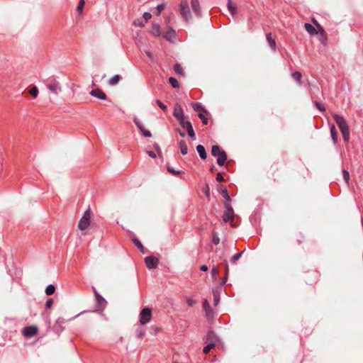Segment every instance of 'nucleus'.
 <instances>
[{"instance_id":"nucleus-24","label":"nucleus","mask_w":363,"mask_h":363,"mask_svg":"<svg viewBox=\"0 0 363 363\" xmlns=\"http://www.w3.org/2000/svg\"><path fill=\"white\" fill-rule=\"evenodd\" d=\"M133 122L138 128V130H140V132L141 133V134L143 135L144 132L145 131L143 125L140 122V121L136 117L133 118Z\"/></svg>"},{"instance_id":"nucleus-20","label":"nucleus","mask_w":363,"mask_h":363,"mask_svg":"<svg viewBox=\"0 0 363 363\" xmlns=\"http://www.w3.org/2000/svg\"><path fill=\"white\" fill-rule=\"evenodd\" d=\"M228 11L230 13L235 16L237 13V6L236 5H234L231 0H228V4H227Z\"/></svg>"},{"instance_id":"nucleus-41","label":"nucleus","mask_w":363,"mask_h":363,"mask_svg":"<svg viewBox=\"0 0 363 363\" xmlns=\"http://www.w3.org/2000/svg\"><path fill=\"white\" fill-rule=\"evenodd\" d=\"M29 93L30 94H31L34 97H37L38 94V88L34 86H33L30 90L29 91Z\"/></svg>"},{"instance_id":"nucleus-55","label":"nucleus","mask_w":363,"mask_h":363,"mask_svg":"<svg viewBox=\"0 0 363 363\" xmlns=\"http://www.w3.org/2000/svg\"><path fill=\"white\" fill-rule=\"evenodd\" d=\"M216 180L219 182H223L225 181L223 177L220 173L217 174L216 175Z\"/></svg>"},{"instance_id":"nucleus-51","label":"nucleus","mask_w":363,"mask_h":363,"mask_svg":"<svg viewBox=\"0 0 363 363\" xmlns=\"http://www.w3.org/2000/svg\"><path fill=\"white\" fill-rule=\"evenodd\" d=\"M52 303H53L52 298L48 299L46 303H45V308H50L52 306Z\"/></svg>"},{"instance_id":"nucleus-52","label":"nucleus","mask_w":363,"mask_h":363,"mask_svg":"<svg viewBox=\"0 0 363 363\" xmlns=\"http://www.w3.org/2000/svg\"><path fill=\"white\" fill-rule=\"evenodd\" d=\"M315 105L320 111H325L324 106L322 104H320L319 102L315 101Z\"/></svg>"},{"instance_id":"nucleus-10","label":"nucleus","mask_w":363,"mask_h":363,"mask_svg":"<svg viewBox=\"0 0 363 363\" xmlns=\"http://www.w3.org/2000/svg\"><path fill=\"white\" fill-rule=\"evenodd\" d=\"M334 119L341 132L349 129L348 125L342 116L337 114H335Z\"/></svg>"},{"instance_id":"nucleus-59","label":"nucleus","mask_w":363,"mask_h":363,"mask_svg":"<svg viewBox=\"0 0 363 363\" xmlns=\"http://www.w3.org/2000/svg\"><path fill=\"white\" fill-rule=\"evenodd\" d=\"M147 155H148L150 157H152V158H155V157H156V155H155V153L154 152H152V151H147Z\"/></svg>"},{"instance_id":"nucleus-9","label":"nucleus","mask_w":363,"mask_h":363,"mask_svg":"<svg viewBox=\"0 0 363 363\" xmlns=\"http://www.w3.org/2000/svg\"><path fill=\"white\" fill-rule=\"evenodd\" d=\"M224 206L225 208V211L223 215V220L225 223H228L233 220L234 213L233 208L228 203H224Z\"/></svg>"},{"instance_id":"nucleus-50","label":"nucleus","mask_w":363,"mask_h":363,"mask_svg":"<svg viewBox=\"0 0 363 363\" xmlns=\"http://www.w3.org/2000/svg\"><path fill=\"white\" fill-rule=\"evenodd\" d=\"M167 170H168V172L174 174V175H178L180 173L179 171L174 170V169L172 167H168Z\"/></svg>"},{"instance_id":"nucleus-36","label":"nucleus","mask_w":363,"mask_h":363,"mask_svg":"<svg viewBox=\"0 0 363 363\" xmlns=\"http://www.w3.org/2000/svg\"><path fill=\"white\" fill-rule=\"evenodd\" d=\"M292 77L301 84V74L299 72H294L292 74Z\"/></svg>"},{"instance_id":"nucleus-37","label":"nucleus","mask_w":363,"mask_h":363,"mask_svg":"<svg viewBox=\"0 0 363 363\" xmlns=\"http://www.w3.org/2000/svg\"><path fill=\"white\" fill-rule=\"evenodd\" d=\"M203 308L204 311H206V315H209V308H210V304H209V302H208L207 300H204V301H203Z\"/></svg>"},{"instance_id":"nucleus-11","label":"nucleus","mask_w":363,"mask_h":363,"mask_svg":"<svg viewBox=\"0 0 363 363\" xmlns=\"http://www.w3.org/2000/svg\"><path fill=\"white\" fill-rule=\"evenodd\" d=\"M38 329L35 325L26 326L23 330V334L26 337H33L37 335Z\"/></svg>"},{"instance_id":"nucleus-32","label":"nucleus","mask_w":363,"mask_h":363,"mask_svg":"<svg viewBox=\"0 0 363 363\" xmlns=\"http://www.w3.org/2000/svg\"><path fill=\"white\" fill-rule=\"evenodd\" d=\"M267 41H268V43H269V44L270 45V47L273 50H274L275 48H276V43H275V40L271 38V34L270 33L267 35Z\"/></svg>"},{"instance_id":"nucleus-43","label":"nucleus","mask_w":363,"mask_h":363,"mask_svg":"<svg viewBox=\"0 0 363 363\" xmlns=\"http://www.w3.org/2000/svg\"><path fill=\"white\" fill-rule=\"evenodd\" d=\"M84 0H79V2L78 4V6L77 7V11L79 12H82L83 9H84Z\"/></svg>"},{"instance_id":"nucleus-48","label":"nucleus","mask_w":363,"mask_h":363,"mask_svg":"<svg viewBox=\"0 0 363 363\" xmlns=\"http://www.w3.org/2000/svg\"><path fill=\"white\" fill-rule=\"evenodd\" d=\"M186 303L189 306H194L196 304V301L192 298H187Z\"/></svg>"},{"instance_id":"nucleus-54","label":"nucleus","mask_w":363,"mask_h":363,"mask_svg":"<svg viewBox=\"0 0 363 363\" xmlns=\"http://www.w3.org/2000/svg\"><path fill=\"white\" fill-rule=\"evenodd\" d=\"M145 54L147 56V57L151 60H154V55L152 52H151L150 50H147L145 51Z\"/></svg>"},{"instance_id":"nucleus-25","label":"nucleus","mask_w":363,"mask_h":363,"mask_svg":"<svg viewBox=\"0 0 363 363\" xmlns=\"http://www.w3.org/2000/svg\"><path fill=\"white\" fill-rule=\"evenodd\" d=\"M133 122L138 128V130H140V132L141 133V134L143 135L144 132L145 131L143 125L140 122V121L136 117L133 118Z\"/></svg>"},{"instance_id":"nucleus-18","label":"nucleus","mask_w":363,"mask_h":363,"mask_svg":"<svg viewBox=\"0 0 363 363\" xmlns=\"http://www.w3.org/2000/svg\"><path fill=\"white\" fill-rule=\"evenodd\" d=\"M196 151L198 152L200 157L203 160H205L207 157V154L205 150V147L201 145H198L196 146Z\"/></svg>"},{"instance_id":"nucleus-23","label":"nucleus","mask_w":363,"mask_h":363,"mask_svg":"<svg viewBox=\"0 0 363 363\" xmlns=\"http://www.w3.org/2000/svg\"><path fill=\"white\" fill-rule=\"evenodd\" d=\"M330 135H331V137H332L334 144H335L337 141V131H336L335 125H333V124L330 126Z\"/></svg>"},{"instance_id":"nucleus-8","label":"nucleus","mask_w":363,"mask_h":363,"mask_svg":"<svg viewBox=\"0 0 363 363\" xmlns=\"http://www.w3.org/2000/svg\"><path fill=\"white\" fill-rule=\"evenodd\" d=\"M151 319H140L139 324L135 329L136 336L138 338H142L145 333V325L150 322Z\"/></svg>"},{"instance_id":"nucleus-33","label":"nucleus","mask_w":363,"mask_h":363,"mask_svg":"<svg viewBox=\"0 0 363 363\" xmlns=\"http://www.w3.org/2000/svg\"><path fill=\"white\" fill-rule=\"evenodd\" d=\"M214 305L216 306L220 301V295L216 290L213 291Z\"/></svg>"},{"instance_id":"nucleus-3","label":"nucleus","mask_w":363,"mask_h":363,"mask_svg":"<svg viewBox=\"0 0 363 363\" xmlns=\"http://www.w3.org/2000/svg\"><path fill=\"white\" fill-rule=\"evenodd\" d=\"M179 12L186 22L191 20V13L187 0H182L179 4Z\"/></svg>"},{"instance_id":"nucleus-44","label":"nucleus","mask_w":363,"mask_h":363,"mask_svg":"<svg viewBox=\"0 0 363 363\" xmlns=\"http://www.w3.org/2000/svg\"><path fill=\"white\" fill-rule=\"evenodd\" d=\"M343 136L345 141L347 142L350 139V130L349 129L345 131L341 132Z\"/></svg>"},{"instance_id":"nucleus-21","label":"nucleus","mask_w":363,"mask_h":363,"mask_svg":"<svg viewBox=\"0 0 363 363\" xmlns=\"http://www.w3.org/2000/svg\"><path fill=\"white\" fill-rule=\"evenodd\" d=\"M304 28L310 34V35H315L317 33L315 28L313 25H311L309 23H306L304 24Z\"/></svg>"},{"instance_id":"nucleus-12","label":"nucleus","mask_w":363,"mask_h":363,"mask_svg":"<svg viewBox=\"0 0 363 363\" xmlns=\"http://www.w3.org/2000/svg\"><path fill=\"white\" fill-rule=\"evenodd\" d=\"M145 264L149 269H155L158 266L159 259L153 256H149L145 259Z\"/></svg>"},{"instance_id":"nucleus-2","label":"nucleus","mask_w":363,"mask_h":363,"mask_svg":"<svg viewBox=\"0 0 363 363\" xmlns=\"http://www.w3.org/2000/svg\"><path fill=\"white\" fill-rule=\"evenodd\" d=\"M211 154L213 157H217V164L219 166H223L225 164L227 160V155L218 145L212 146Z\"/></svg>"},{"instance_id":"nucleus-64","label":"nucleus","mask_w":363,"mask_h":363,"mask_svg":"<svg viewBox=\"0 0 363 363\" xmlns=\"http://www.w3.org/2000/svg\"><path fill=\"white\" fill-rule=\"evenodd\" d=\"M79 315H80V314H77V315H74V318H77Z\"/></svg>"},{"instance_id":"nucleus-46","label":"nucleus","mask_w":363,"mask_h":363,"mask_svg":"<svg viewBox=\"0 0 363 363\" xmlns=\"http://www.w3.org/2000/svg\"><path fill=\"white\" fill-rule=\"evenodd\" d=\"M152 18V14L150 12H145L143 13V18L145 23H147Z\"/></svg>"},{"instance_id":"nucleus-47","label":"nucleus","mask_w":363,"mask_h":363,"mask_svg":"<svg viewBox=\"0 0 363 363\" xmlns=\"http://www.w3.org/2000/svg\"><path fill=\"white\" fill-rule=\"evenodd\" d=\"M156 103L158 105V106L162 108L163 111H167V107L166 105H164L162 101H160V100H157L156 101Z\"/></svg>"},{"instance_id":"nucleus-63","label":"nucleus","mask_w":363,"mask_h":363,"mask_svg":"<svg viewBox=\"0 0 363 363\" xmlns=\"http://www.w3.org/2000/svg\"><path fill=\"white\" fill-rule=\"evenodd\" d=\"M210 170H211V172H213V171L215 170V166H213H213H211V168H210Z\"/></svg>"},{"instance_id":"nucleus-56","label":"nucleus","mask_w":363,"mask_h":363,"mask_svg":"<svg viewBox=\"0 0 363 363\" xmlns=\"http://www.w3.org/2000/svg\"><path fill=\"white\" fill-rule=\"evenodd\" d=\"M153 147L155 149V150L157 151V152L158 153V155H160L162 153L161 149L157 143H155L153 145Z\"/></svg>"},{"instance_id":"nucleus-22","label":"nucleus","mask_w":363,"mask_h":363,"mask_svg":"<svg viewBox=\"0 0 363 363\" xmlns=\"http://www.w3.org/2000/svg\"><path fill=\"white\" fill-rule=\"evenodd\" d=\"M179 147H180L181 153L183 155H185L187 154V152H188V147H187V145H186V142L184 140H181L179 142Z\"/></svg>"},{"instance_id":"nucleus-57","label":"nucleus","mask_w":363,"mask_h":363,"mask_svg":"<svg viewBox=\"0 0 363 363\" xmlns=\"http://www.w3.org/2000/svg\"><path fill=\"white\" fill-rule=\"evenodd\" d=\"M164 4L157 5V10L158 14H160L162 12V11L164 9Z\"/></svg>"},{"instance_id":"nucleus-29","label":"nucleus","mask_w":363,"mask_h":363,"mask_svg":"<svg viewBox=\"0 0 363 363\" xmlns=\"http://www.w3.org/2000/svg\"><path fill=\"white\" fill-rule=\"evenodd\" d=\"M193 108L195 111H202V112H206V110L200 104L198 103H194L192 104Z\"/></svg>"},{"instance_id":"nucleus-31","label":"nucleus","mask_w":363,"mask_h":363,"mask_svg":"<svg viewBox=\"0 0 363 363\" xmlns=\"http://www.w3.org/2000/svg\"><path fill=\"white\" fill-rule=\"evenodd\" d=\"M174 35H175L174 30L172 28H169L168 31L167 32V33L164 35V37L167 40H170L171 38L174 36Z\"/></svg>"},{"instance_id":"nucleus-28","label":"nucleus","mask_w":363,"mask_h":363,"mask_svg":"<svg viewBox=\"0 0 363 363\" xmlns=\"http://www.w3.org/2000/svg\"><path fill=\"white\" fill-rule=\"evenodd\" d=\"M224 264H225V280L221 281V284H225L228 277V272H229V266L228 264V262L226 260H224Z\"/></svg>"},{"instance_id":"nucleus-14","label":"nucleus","mask_w":363,"mask_h":363,"mask_svg":"<svg viewBox=\"0 0 363 363\" xmlns=\"http://www.w3.org/2000/svg\"><path fill=\"white\" fill-rule=\"evenodd\" d=\"M90 94L97 99H101V100H106V95L99 89H93L91 91Z\"/></svg>"},{"instance_id":"nucleus-5","label":"nucleus","mask_w":363,"mask_h":363,"mask_svg":"<svg viewBox=\"0 0 363 363\" xmlns=\"http://www.w3.org/2000/svg\"><path fill=\"white\" fill-rule=\"evenodd\" d=\"M91 211L89 209L86 210L83 214L82 217L79 220L78 228L81 230H86L90 225V219H91Z\"/></svg>"},{"instance_id":"nucleus-40","label":"nucleus","mask_w":363,"mask_h":363,"mask_svg":"<svg viewBox=\"0 0 363 363\" xmlns=\"http://www.w3.org/2000/svg\"><path fill=\"white\" fill-rule=\"evenodd\" d=\"M174 71L178 73V74H184V71H183V68L182 67V66L179 64H176L174 66Z\"/></svg>"},{"instance_id":"nucleus-53","label":"nucleus","mask_w":363,"mask_h":363,"mask_svg":"<svg viewBox=\"0 0 363 363\" xmlns=\"http://www.w3.org/2000/svg\"><path fill=\"white\" fill-rule=\"evenodd\" d=\"M203 192L204 194H206V196H209L210 195V188H209V186L208 184H206L204 189H203Z\"/></svg>"},{"instance_id":"nucleus-17","label":"nucleus","mask_w":363,"mask_h":363,"mask_svg":"<svg viewBox=\"0 0 363 363\" xmlns=\"http://www.w3.org/2000/svg\"><path fill=\"white\" fill-rule=\"evenodd\" d=\"M186 125L183 127V128L186 129L187 130L188 135L190 138H195V133L193 128V126L191 125V123H186Z\"/></svg>"},{"instance_id":"nucleus-13","label":"nucleus","mask_w":363,"mask_h":363,"mask_svg":"<svg viewBox=\"0 0 363 363\" xmlns=\"http://www.w3.org/2000/svg\"><path fill=\"white\" fill-rule=\"evenodd\" d=\"M191 6L194 14L199 18L201 17V9L199 0H191Z\"/></svg>"},{"instance_id":"nucleus-7","label":"nucleus","mask_w":363,"mask_h":363,"mask_svg":"<svg viewBox=\"0 0 363 363\" xmlns=\"http://www.w3.org/2000/svg\"><path fill=\"white\" fill-rule=\"evenodd\" d=\"M215 337V333L213 331H209L207 333L206 342H208V344L203 350V353H208L210 350L215 347L216 342L213 341Z\"/></svg>"},{"instance_id":"nucleus-4","label":"nucleus","mask_w":363,"mask_h":363,"mask_svg":"<svg viewBox=\"0 0 363 363\" xmlns=\"http://www.w3.org/2000/svg\"><path fill=\"white\" fill-rule=\"evenodd\" d=\"M46 86L50 92L55 96H57L62 90L60 82L53 77L48 79Z\"/></svg>"},{"instance_id":"nucleus-27","label":"nucleus","mask_w":363,"mask_h":363,"mask_svg":"<svg viewBox=\"0 0 363 363\" xmlns=\"http://www.w3.org/2000/svg\"><path fill=\"white\" fill-rule=\"evenodd\" d=\"M120 80V76L118 74H116L113 76L111 78H110L108 81V84L111 86H115L116 85Z\"/></svg>"},{"instance_id":"nucleus-34","label":"nucleus","mask_w":363,"mask_h":363,"mask_svg":"<svg viewBox=\"0 0 363 363\" xmlns=\"http://www.w3.org/2000/svg\"><path fill=\"white\" fill-rule=\"evenodd\" d=\"M244 252H239V253H237L235 255H234L231 258H230V262L232 264H235L236 262L240 258V257L242 256V255L243 254Z\"/></svg>"},{"instance_id":"nucleus-15","label":"nucleus","mask_w":363,"mask_h":363,"mask_svg":"<svg viewBox=\"0 0 363 363\" xmlns=\"http://www.w3.org/2000/svg\"><path fill=\"white\" fill-rule=\"evenodd\" d=\"M218 191H219L220 194L225 199V203H230V202L231 201V199H230V196L228 195L226 188L225 186H220Z\"/></svg>"},{"instance_id":"nucleus-16","label":"nucleus","mask_w":363,"mask_h":363,"mask_svg":"<svg viewBox=\"0 0 363 363\" xmlns=\"http://www.w3.org/2000/svg\"><path fill=\"white\" fill-rule=\"evenodd\" d=\"M150 33L155 36H160L161 34L160 25L154 23L150 29Z\"/></svg>"},{"instance_id":"nucleus-6","label":"nucleus","mask_w":363,"mask_h":363,"mask_svg":"<svg viewBox=\"0 0 363 363\" xmlns=\"http://www.w3.org/2000/svg\"><path fill=\"white\" fill-rule=\"evenodd\" d=\"M173 115L179 121V124L182 128L186 125V123H190L189 121H185L183 109L179 104L175 106Z\"/></svg>"},{"instance_id":"nucleus-30","label":"nucleus","mask_w":363,"mask_h":363,"mask_svg":"<svg viewBox=\"0 0 363 363\" xmlns=\"http://www.w3.org/2000/svg\"><path fill=\"white\" fill-rule=\"evenodd\" d=\"M55 291V287L52 284H49L45 289V294L49 296L53 294Z\"/></svg>"},{"instance_id":"nucleus-62","label":"nucleus","mask_w":363,"mask_h":363,"mask_svg":"<svg viewBox=\"0 0 363 363\" xmlns=\"http://www.w3.org/2000/svg\"><path fill=\"white\" fill-rule=\"evenodd\" d=\"M179 135L182 138L185 137V133L184 132H179Z\"/></svg>"},{"instance_id":"nucleus-58","label":"nucleus","mask_w":363,"mask_h":363,"mask_svg":"<svg viewBox=\"0 0 363 363\" xmlns=\"http://www.w3.org/2000/svg\"><path fill=\"white\" fill-rule=\"evenodd\" d=\"M143 135L144 137L150 138L152 137V133H150V131L145 130Z\"/></svg>"},{"instance_id":"nucleus-35","label":"nucleus","mask_w":363,"mask_h":363,"mask_svg":"<svg viewBox=\"0 0 363 363\" xmlns=\"http://www.w3.org/2000/svg\"><path fill=\"white\" fill-rule=\"evenodd\" d=\"M169 82L170 83L172 86L174 88H179V86L178 81L177 80V79H175L174 77H169Z\"/></svg>"},{"instance_id":"nucleus-49","label":"nucleus","mask_w":363,"mask_h":363,"mask_svg":"<svg viewBox=\"0 0 363 363\" xmlns=\"http://www.w3.org/2000/svg\"><path fill=\"white\" fill-rule=\"evenodd\" d=\"M218 273V269L216 267H213L211 269V275L213 279H216Z\"/></svg>"},{"instance_id":"nucleus-26","label":"nucleus","mask_w":363,"mask_h":363,"mask_svg":"<svg viewBox=\"0 0 363 363\" xmlns=\"http://www.w3.org/2000/svg\"><path fill=\"white\" fill-rule=\"evenodd\" d=\"M133 242L143 254L145 253V248H144L143 245H142L141 242L138 239L133 238Z\"/></svg>"},{"instance_id":"nucleus-61","label":"nucleus","mask_w":363,"mask_h":363,"mask_svg":"<svg viewBox=\"0 0 363 363\" xmlns=\"http://www.w3.org/2000/svg\"><path fill=\"white\" fill-rule=\"evenodd\" d=\"M200 269L203 272H206L208 270V267L206 265H202L201 266Z\"/></svg>"},{"instance_id":"nucleus-45","label":"nucleus","mask_w":363,"mask_h":363,"mask_svg":"<svg viewBox=\"0 0 363 363\" xmlns=\"http://www.w3.org/2000/svg\"><path fill=\"white\" fill-rule=\"evenodd\" d=\"M199 117L200 118V119L201 120L202 123L203 125H207L208 124V119L207 118L204 116V114L203 113H199Z\"/></svg>"},{"instance_id":"nucleus-19","label":"nucleus","mask_w":363,"mask_h":363,"mask_svg":"<svg viewBox=\"0 0 363 363\" xmlns=\"http://www.w3.org/2000/svg\"><path fill=\"white\" fill-rule=\"evenodd\" d=\"M152 316V311L149 308H143L140 313L139 318H151Z\"/></svg>"},{"instance_id":"nucleus-39","label":"nucleus","mask_w":363,"mask_h":363,"mask_svg":"<svg viewBox=\"0 0 363 363\" xmlns=\"http://www.w3.org/2000/svg\"><path fill=\"white\" fill-rule=\"evenodd\" d=\"M212 242L214 245H218L219 242H220V238L218 237V235L217 233L214 232L213 233V239H212Z\"/></svg>"},{"instance_id":"nucleus-1","label":"nucleus","mask_w":363,"mask_h":363,"mask_svg":"<svg viewBox=\"0 0 363 363\" xmlns=\"http://www.w3.org/2000/svg\"><path fill=\"white\" fill-rule=\"evenodd\" d=\"M94 296L95 301L96 304V311H84L82 313H98L100 314V311L104 310L106 306L107 301L106 299L101 296L96 289H94Z\"/></svg>"},{"instance_id":"nucleus-42","label":"nucleus","mask_w":363,"mask_h":363,"mask_svg":"<svg viewBox=\"0 0 363 363\" xmlns=\"http://www.w3.org/2000/svg\"><path fill=\"white\" fill-rule=\"evenodd\" d=\"M342 174H343L344 180L346 182V183H348L349 182V179H350L349 172L347 170H346V169H343Z\"/></svg>"},{"instance_id":"nucleus-38","label":"nucleus","mask_w":363,"mask_h":363,"mask_svg":"<svg viewBox=\"0 0 363 363\" xmlns=\"http://www.w3.org/2000/svg\"><path fill=\"white\" fill-rule=\"evenodd\" d=\"M133 24L135 26H138V27H144L145 26V21H143L142 19H140V18L135 19L133 21Z\"/></svg>"},{"instance_id":"nucleus-60","label":"nucleus","mask_w":363,"mask_h":363,"mask_svg":"<svg viewBox=\"0 0 363 363\" xmlns=\"http://www.w3.org/2000/svg\"><path fill=\"white\" fill-rule=\"evenodd\" d=\"M64 320L65 319H57L56 321H55V324L60 325L61 323H64Z\"/></svg>"}]
</instances>
